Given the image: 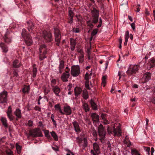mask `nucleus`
<instances>
[{"instance_id": "obj_1", "label": "nucleus", "mask_w": 155, "mask_h": 155, "mask_svg": "<svg viewBox=\"0 0 155 155\" xmlns=\"http://www.w3.org/2000/svg\"><path fill=\"white\" fill-rule=\"evenodd\" d=\"M29 135L33 137H42L43 136L42 133L39 128H36L29 131Z\"/></svg>"}, {"instance_id": "obj_2", "label": "nucleus", "mask_w": 155, "mask_h": 155, "mask_svg": "<svg viewBox=\"0 0 155 155\" xmlns=\"http://www.w3.org/2000/svg\"><path fill=\"white\" fill-rule=\"evenodd\" d=\"M71 73L73 77L78 76L80 73V68L78 65H73L71 67Z\"/></svg>"}, {"instance_id": "obj_3", "label": "nucleus", "mask_w": 155, "mask_h": 155, "mask_svg": "<svg viewBox=\"0 0 155 155\" xmlns=\"http://www.w3.org/2000/svg\"><path fill=\"white\" fill-rule=\"evenodd\" d=\"M39 50L40 53L39 59L40 60H42L46 58L45 54L46 53V48L45 45L43 44L41 45Z\"/></svg>"}, {"instance_id": "obj_4", "label": "nucleus", "mask_w": 155, "mask_h": 155, "mask_svg": "<svg viewBox=\"0 0 155 155\" xmlns=\"http://www.w3.org/2000/svg\"><path fill=\"white\" fill-rule=\"evenodd\" d=\"M42 35L47 42H50L53 40L51 33L49 31H42Z\"/></svg>"}, {"instance_id": "obj_5", "label": "nucleus", "mask_w": 155, "mask_h": 155, "mask_svg": "<svg viewBox=\"0 0 155 155\" xmlns=\"http://www.w3.org/2000/svg\"><path fill=\"white\" fill-rule=\"evenodd\" d=\"M98 133L99 136L101 138L103 139L106 134V132L102 125L101 124L98 128Z\"/></svg>"}, {"instance_id": "obj_6", "label": "nucleus", "mask_w": 155, "mask_h": 155, "mask_svg": "<svg viewBox=\"0 0 155 155\" xmlns=\"http://www.w3.org/2000/svg\"><path fill=\"white\" fill-rule=\"evenodd\" d=\"M54 34L55 37V40L56 42V44L59 46L61 38L59 30L57 28H54Z\"/></svg>"}, {"instance_id": "obj_7", "label": "nucleus", "mask_w": 155, "mask_h": 155, "mask_svg": "<svg viewBox=\"0 0 155 155\" xmlns=\"http://www.w3.org/2000/svg\"><path fill=\"white\" fill-rule=\"evenodd\" d=\"M8 92L4 90L0 93V102L2 103H7V101Z\"/></svg>"}, {"instance_id": "obj_8", "label": "nucleus", "mask_w": 155, "mask_h": 155, "mask_svg": "<svg viewBox=\"0 0 155 155\" xmlns=\"http://www.w3.org/2000/svg\"><path fill=\"white\" fill-rule=\"evenodd\" d=\"M139 66L138 65L130 66L127 71V73L132 74L135 73L136 72L139 70Z\"/></svg>"}, {"instance_id": "obj_9", "label": "nucleus", "mask_w": 155, "mask_h": 155, "mask_svg": "<svg viewBox=\"0 0 155 155\" xmlns=\"http://www.w3.org/2000/svg\"><path fill=\"white\" fill-rule=\"evenodd\" d=\"M93 148L95 152L93 150H91V152L93 155H97L100 153V148L98 144L95 143L93 144Z\"/></svg>"}, {"instance_id": "obj_10", "label": "nucleus", "mask_w": 155, "mask_h": 155, "mask_svg": "<svg viewBox=\"0 0 155 155\" xmlns=\"http://www.w3.org/2000/svg\"><path fill=\"white\" fill-rule=\"evenodd\" d=\"M25 42L27 46L31 45L33 43L32 38L29 35H27L24 38Z\"/></svg>"}, {"instance_id": "obj_11", "label": "nucleus", "mask_w": 155, "mask_h": 155, "mask_svg": "<svg viewBox=\"0 0 155 155\" xmlns=\"http://www.w3.org/2000/svg\"><path fill=\"white\" fill-rule=\"evenodd\" d=\"M4 41L6 43L9 44L11 42V38L9 33L7 32L3 37Z\"/></svg>"}, {"instance_id": "obj_12", "label": "nucleus", "mask_w": 155, "mask_h": 155, "mask_svg": "<svg viewBox=\"0 0 155 155\" xmlns=\"http://www.w3.org/2000/svg\"><path fill=\"white\" fill-rule=\"evenodd\" d=\"M27 24L28 25V28L29 31L33 33H35L34 30L35 28V26L33 23L31 21H30L27 22Z\"/></svg>"}, {"instance_id": "obj_13", "label": "nucleus", "mask_w": 155, "mask_h": 155, "mask_svg": "<svg viewBox=\"0 0 155 155\" xmlns=\"http://www.w3.org/2000/svg\"><path fill=\"white\" fill-rule=\"evenodd\" d=\"M12 112L11 107V106H9L8 108L6 113L8 117L11 121H12L14 119L13 116L12 114Z\"/></svg>"}, {"instance_id": "obj_14", "label": "nucleus", "mask_w": 155, "mask_h": 155, "mask_svg": "<svg viewBox=\"0 0 155 155\" xmlns=\"http://www.w3.org/2000/svg\"><path fill=\"white\" fill-rule=\"evenodd\" d=\"M113 133L114 136H120L121 135V130L120 129V127L118 126L116 128H115L114 126H113Z\"/></svg>"}, {"instance_id": "obj_15", "label": "nucleus", "mask_w": 155, "mask_h": 155, "mask_svg": "<svg viewBox=\"0 0 155 155\" xmlns=\"http://www.w3.org/2000/svg\"><path fill=\"white\" fill-rule=\"evenodd\" d=\"M0 47L2 50V52L6 53L8 51V48L4 43L1 42L0 43Z\"/></svg>"}, {"instance_id": "obj_16", "label": "nucleus", "mask_w": 155, "mask_h": 155, "mask_svg": "<svg viewBox=\"0 0 155 155\" xmlns=\"http://www.w3.org/2000/svg\"><path fill=\"white\" fill-rule=\"evenodd\" d=\"M70 74H67L64 73L62 74L61 77V79L63 82H66L68 81V79L69 78Z\"/></svg>"}, {"instance_id": "obj_17", "label": "nucleus", "mask_w": 155, "mask_h": 155, "mask_svg": "<svg viewBox=\"0 0 155 155\" xmlns=\"http://www.w3.org/2000/svg\"><path fill=\"white\" fill-rule=\"evenodd\" d=\"M64 114L69 115L71 113V109L70 107L69 106H64Z\"/></svg>"}, {"instance_id": "obj_18", "label": "nucleus", "mask_w": 155, "mask_h": 155, "mask_svg": "<svg viewBox=\"0 0 155 155\" xmlns=\"http://www.w3.org/2000/svg\"><path fill=\"white\" fill-rule=\"evenodd\" d=\"M76 40L72 38L70 39V43L71 45V49L72 51L74 50L75 46L76 45Z\"/></svg>"}, {"instance_id": "obj_19", "label": "nucleus", "mask_w": 155, "mask_h": 155, "mask_svg": "<svg viewBox=\"0 0 155 155\" xmlns=\"http://www.w3.org/2000/svg\"><path fill=\"white\" fill-rule=\"evenodd\" d=\"M72 124L75 131L78 133L80 132L81 129L77 121H75L72 123Z\"/></svg>"}, {"instance_id": "obj_20", "label": "nucleus", "mask_w": 155, "mask_h": 155, "mask_svg": "<svg viewBox=\"0 0 155 155\" xmlns=\"http://www.w3.org/2000/svg\"><path fill=\"white\" fill-rule=\"evenodd\" d=\"M69 16V21H68V22L71 24L73 21V18L74 17V13L71 10H70L68 11Z\"/></svg>"}, {"instance_id": "obj_21", "label": "nucleus", "mask_w": 155, "mask_h": 155, "mask_svg": "<svg viewBox=\"0 0 155 155\" xmlns=\"http://www.w3.org/2000/svg\"><path fill=\"white\" fill-rule=\"evenodd\" d=\"M52 91L57 96H59V94L60 92V88L58 86H55L52 87Z\"/></svg>"}, {"instance_id": "obj_22", "label": "nucleus", "mask_w": 155, "mask_h": 155, "mask_svg": "<svg viewBox=\"0 0 155 155\" xmlns=\"http://www.w3.org/2000/svg\"><path fill=\"white\" fill-rule=\"evenodd\" d=\"M91 116L93 121L97 122L99 121V116L96 113H92Z\"/></svg>"}, {"instance_id": "obj_23", "label": "nucleus", "mask_w": 155, "mask_h": 155, "mask_svg": "<svg viewBox=\"0 0 155 155\" xmlns=\"http://www.w3.org/2000/svg\"><path fill=\"white\" fill-rule=\"evenodd\" d=\"M151 74L149 72H146L143 75V78L145 79V81H147L151 78Z\"/></svg>"}, {"instance_id": "obj_24", "label": "nucleus", "mask_w": 155, "mask_h": 155, "mask_svg": "<svg viewBox=\"0 0 155 155\" xmlns=\"http://www.w3.org/2000/svg\"><path fill=\"white\" fill-rule=\"evenodd\" d=\"M14 113L18 118H20L21 117L22 115L21 110L19 108L16 110Z\"/></svg>"}, {"instance_id": "obj_25", "label": "nucleus", "mask_w": 155, "mask_h": 155, "mask_svg": "<svg viewBox=\"0 0 155 155\" xmlns=\"http://www.w3.org/2000/svg\"><path fill=\"white\" fill-rule=\"evenodd\" d=\"M82 90L79 87H76L74 88L75 95L76 96H78L81 93Z\"/></svg>"}, {"instance_id": "obj_26", "label": "nucleus", "mask_w": 155, "mask_h": 155, "mask_svg": "<svg viewBox=\"0 0 155 155\" xmlns=\"http://www.w3.org/2000/svg\"><path fill=\"white\" fill-rule=\"evenodd\" d=\"M64 62L62 60L60 61L59 66V73L61 74L62 72V70L64 68Z\"/></svg>"}, {"instance_id": "obj_27", "label": "nucleus", "mask_w": 155, "mask_h": 155, "mask_svg": "<svg viewBox=\"0 0 155 155\" xmlns=\"http://www.w3.org/2000/svg\"><path fill=\"white\" fill-rule=\"evenodd\" d=\"M29 90L30 87L29 86H24L22 89V92L24 94H28Z\"/></svg>"}, {"instance_id": "obj_28", "label": "nucleus", "mask_w": 155, "mask_h": 155, "mask_svg": "<svg viewBox=\"0 0 155 155\" xmlns=\"http://www.w3.org/2000/svg\"><path fill=\"white\" fill-rule=\"evenodd\" d=\"M90 103L91 106L94 110H97V105L93 100H91Z\"/></svg>"}, {"instance_id": "obj_29", "label": "nucleus", "mask_w": 155, "mask_h": 155, "mask_svg": "<svg viewBox=\"0 0 155 155\" xmlns=\"http://www.w3.org/2000/svg\"><path fill=\"white\" fill-rule=\"evenodd\" d=\"M82 108L86 112H87L89 111L90 108L88 104L86 103H84L82 105Z\"/></svg>"}, {"instance_id": "obj_30", "label": "nucleus", "mask_w": 155, "mask_h": 155, "mask_svg": "<svg viewBox=\"0 0 155 155\" xmlns=\"http://www.w3.org/2000/svg\"><path fill=\"white\" fill-rule=\"evenodd\" d=\"M1 121L3 126L6 128L8 127V124L7 123V120L5 118L2 117L1 118Z\"/></svg>"}, {"instance_id": "obj_31", "label": "nucleus", "mask_w": 155, "mask_h": 155, "mask_svg": "<svg viewBox=\"0 0 155 155\" xmlns=\"http://www.w3.org/2000/svg\"><path fill=\"white\" fill-rule=\"evenodd\" d=\"M98 11L96 9L94 8L93 10L91 12L93 17H98Z\"/></svg>"}, {"instance_id": "obj_32", "label": "nucleus", "mask_w": 155, "mask_h": 155, "mask_svg": "<svg viewBox=\"0 0 155 155\" xmlns=\"http://www.w3.org/2000/svg\"><path fill=\"white\" fill-rule=\"evenodd\" d=\"M54 108L56 110H58L61 114H64V113L61 110L59 104H57L54 106Z\"/></svg>"}, {"instance_id": "obj_33", "label": "nucleus", "mask_w": 155, "mask_h": 155, "mask_svg": "<svg viewBox=\"0 0 155 155\" xmlns=\"http://www.w3.org/2000/svg\"><path fill=\"white\" fill-rule=\"evenodd\" d=\"M13 67L15 68H19L20 66L18 61L17 60H16L13 61Z\"/></svg>"}, {"instance_id": "obj_34", "label": "nucleus", "mask_w": 155, "mask_h": 155, "mask_svg": "<svg viewBox=\"0 0 155 155\" xmlns=\"http://www.w3.org/2000/svg\"><path fill=\"white\" fill-rule=\"evenodd\" d=\"M83 97L85 99H87L88 97L87 92L86 90H84L83 92Z\"/></svg>"}, {"instance_id": "obj_35", "label": "nucleus", "mask_w": 155, "mask_h": 155, "mask_svg": "<svg viewBox=\"0 0 155 155\" xmlns=\"http://www.w3.org/2000/svg\"><path fill=\"white\" fill-rule=\"evenodd\" d=\"M106 115L104 114H102L101 115V117L103 120H104V123L106 124H109V122L107 120L106 118Z\"/></svg>"}, {"instance_id": "obj_36", "label": "nucleus", "mask_w": 155, "mask_h": 155, "mask_svg": "<svg viewBox=\"0 0 155 155\" xmlns=\"http://www.w3.org/2000/svg\"><path fill=\"white\" fill-rule=\"evenodd\" d=\"M35 66L36 65L35 64L33 65V68L32 70V76L33 78H35L36 77L37 73V69L35 67Z\"/></svg>"}, {"instance_id": "obj_37", "label": "nucleus", "mask_w": 155, "mask_h": 155, "mask_svg": "<svg viewBox=\"0 0 155 155\" xmlns=\"http://www.w3.org/2000/svg\"><path fill=\"white\" fill-rule=\"evenodd\" d=\"M131 153L134 155H140V153L136 149H133L131 150Z\"/></svg>"}, {"instance_id": "obj_38", "label": "nucleus", "mask_w": 155, "mask_h": 155, "mask_svg": "<svg viewBox=\"0 0 155 155\" xmlns=\"http://www.w3.org/2000/svg\"><path fill=\"white\" fill-rule=\"evenodd\" d=\"M52 136L53 137L55 141H58V137L56 133L54 131L51 132Z\"/></svg>"}, {"instance_id": "obj_39", "label": "nucleus", "mask_w": 155, "mask_h": 155, "mask_svg": "<svg viewBox=\"0 0 155 155\" xmlns=\"http://www.w3.org/2000/svg\"><path fill=\"white\" fill-rule=\"evenodd\" d=\"M149 63L150 66V68H152L155 66V59L153 58L151 59Z\"/></svg>"}, {"instance_id": "obj_40", "label": "nucleus", "mask_w": 155, "mask_h": 155, "mask_svg": "<svg viewBox=\"0 0 155 155\" xmlns=\"http://www.w3.org/2000/svg\"><path fill=\"white\" fill-rule=\"evenodd\" d=\"M16 147L18 153V154H20L21 152V147L19 145L18 143H16Z\"/></svg>"}, {"instance_id": "obj_41", "label": "nucleus", "mask_w": 155, "mask_h": 155, "mask_svg": "<svg viewBox=\"0 0 155 155\" xmlns=\"http://www.w3.org/2000/svg\"><path fill=\"white\" fill-rule=\"evenodd\" d=\"M114 127L113 128L112 127H110L109 126L107 127V131L108 134L110 135L112 134L113 132Z\"/></svg>"}, {"instance_id": "obj_42", "label": "nucleus", "mask_w": 155, "mask_h": 155, "mask_svg": "<svg viewBox=\"0 0 155 155\" xmlns=\"http://www.w3.org/2000/svg\"><path fill=\"white\" fill-rule=\"evenodd\" d=\"M26 31L25 29H23L22 30V32L21 33V35L22 37H23L24 38H26V36L27 35H29V34H27Z\"/></svg>"}, {"instance_id": "obj_43", "label": "nucleus", "mask_w": 155, "mask_h": 155, "mask_svg": "<svg viewBox=\"0 0 155 155\" xmlns=\"http://www.w3.org/2000/svg\"><path fill=\"white\" fill-rule=\"evenodd\" d=\"M84 78L86 80L87 83H89V75L88 72H87L85 74Z\"/></svg>"}, {"instance_id": "obj_44", "label": "nucleus", "mask_w": 155, "mask_h": 155, "mask_svg": "<svg viewBox=\"0 0 155 155\" xmlns=\"http://www.w3.org/2000/svg\"><path fill=\"white\" fill-rule=\"evenodd\" d=\"M106 77L105 76H103L102 78V84L103 85L104 87L106 85Z\"/></svg>"}, {"instance_id": "obj_45", "label": "nucleus", "mask_w": 155, "mask_h": 155, "mask_svg": "<svg viewBox=\"0 0 155 155\" xmlns=\"http://www.w3.org/2000/svg\"><path fill=\"white\" fill-rule=\"evenodd\" d=\"M118 75L119 76V79L120 80L122 77H124L125 76V74L122 72L119 71L118 72Z\"/></svg>"}, {"instance_id": "obj_46", "label": "nucleus", "mask_w": 155, "mask_h": 155, "mask_svg": "<svg viewBox=\"0 0 155 155\" xmlns=\"http://www.w3.org/2000/svg\"><path fill=\"white\" fill-rule=\"evenodd\" d=\"M56 83V81L55 79H53L51 81V86L52 87H55V84Z\"/></svg>"}, {"instance_id": "obj_47", "label": "nucleus", "mask_w": 155, "mask_h": 155, "mask_svg": "<svg viewBox=\"0 0 155 155\" xmlns=\"http://www.w3.org/2000/svg\"><path fill=\"white\" fill-rule=\"evenodd\" d=\"M6 153L7 155H14L13 152L10 149L6 150Z\"/></svg>"}, {"instance_id": "obj_48", "label": "nucleus", "mask_w": 155, "mask_h": 155, "mask_svg": "<svg viewBox=\"0 0 155 155\" xmlns=\"http://www.w3.org/2000/svg\"><path fill=\"white\" fill-rule=\"evenodd\" d=\"M84 55H80L79 57V61L80 63H82L84 61Z\"/></svg>"}, {"instance_id": "obj_49", "label": "nucleus", "mask_w": 155, "mask_h": 155, "mask_svg": "<svg viewBox=\"0 0 155 155\" xmlns=\"http://www.w3.org/2000/svg\"><path fill=\"white\" fill-rule=\"evenodd\" d=\"M45 134L46 137H47L48 139H50L51 138V137L49 134V132L48 130H46L45 131Z\"/></svg>"}, {"instance_id": "obj_50", "label": "nucleus", "mask_w": 155, "mask_h": 155, "mask_svg": "<svg viewBox=\"0 0 155 155\" xmlns=\"http://www.w3.org/2000/svg\"><path fill=\"white\" fill-rule=\"evenodd\" d=\"M50 91V89L48 88L45 87L44 88V92L45 95L47 94Z\"/></svg>"}, {"instance_id": "obj_51", "label": "nucleus", "mask_w": 155, "mask_h": 155, "mask_svg": "<svg viewBox=\"0 0 155 155\" xmlns=\"http://www.w3.org/2000/svg\"><path fill=\"white\" fill-rule=\"evenodd\" d=\"M51 118L52 120V122L53 123V124L55 127H56L57 125V124L56 123V121L54 120V116L53 114H52L51 115Z\"/></svg>"}, {"instance_id": "obj_52", "label": "nucleus", "mask_w": 155, "mask_h": 155, "mask_svg": "<svg viewBox=\"0 0 155 155\" xmlns=\"http://www.w3.org/2000/svg\"><path fill=\"white\" fill-rule=\"evenodd\" d=\"M88 26L91 28H92L93 26V25L92 24V22L90 20L87 21L86 22Z\"/></svg>"}, {"instance_id": "obj_53", "label": "nucleus", "mask_w": 155, "mask_h": 155, "mask_svg": "<svg viewBox=\"0 0 155 155\" xmlns=\"http://www.w3.org/2000/svg\"><path fill=\"white\" fill-rule=\"evenodd\" d=\"M91 45L90 44L89 45V47H88L87 49L86 52L87 53V54L89 55V54H91Z\"/></svg>"}, {"instance_id": "obj_54", "label": "nucleus", "mask_w": 155, "mask_h": 155, "mask_svg": "<svg viewBox=\"0 0 155 155\" xmlns=\"http://www.w3.org/2000/svg\"><path fill=\"white\" fill-rule=\"evenodd\" d=\"M129 32L128 31H127L126 32L125 35V40L128 41V39L129 38Z\"/></svg>"}, {"instance_id": "obj_55", "label": "nucleus", "mask_w": 155, "mask_h": 155, "mask_svg": "<svg viewBox=\"0 0 155 155\" xmlns=\"http://www.w3.org/2000/svg\"><path fill=\"white\" fill-rule=\"evenodd\" d=\"M93 20L92 22L94 23L95 24L98 21V17H93Z\"/></svg>"}, {"instance_id": "obj_56", "label": "nucleus", "mask_w": 155, "mask_h": 155, "mask_svg": "<svg viewBox=\"0 0 155 155\" xmlns=\"http://www.w3.org/2000/svg\"><path fill=\"white\" fill-rule=\"evenodd\" d=\"M97 32L98 31L97 29H94L91 33V36H94L95 35L97 34Z\"/></svg>"}, {"instance_id": "obj_57", "label": "nucleus", "mask_w": 155, "mask_h": 155, "mask_svg": "<svg viewBox=\"0 0 155 155\" xmlns=\"http://www.w3.org/2000/svg\"><path fill=\"white\" fill-rule=\"evenodd\" d=\"M144 150H146L147 153V154L148 155L150 154V148L147 147H144Z\"/></svg>"}, {"instance_id": "obj_58", "label": "nucleus", "mask_w": 155, "mask_h": 155, "mask_svg": "<svg viewBox=\"0 0 155 155\" xmlns=\"http://www.w3.org/2000/svg\"><path fill=\"white\" fill-rule=\"evenodd\" d=\"M13 74L14 75V77H18V71L17 70H14L13 72Z\"/></svg>"}, {"instance_id": "obj_59", "label": "nucleus", "mask_w": 155, "mask_h": 155, "mask_svg": "<svg viewBox=\"0 0 155 155\" xmlns=\"http://www.w3.org/2000/svg\"><path fill=\"white\" fill-rule=\"evenodd\" d=\"M83 140L84 141V146L85 147H86L87 145V139L86 138H84Z\"/></svg>"}, {"instance_id": "obj_60", "label": "nucleus", "mask_w": 155, "mask_h": 155, "mask_svg": "<svg viewBox=\"0 0 155 155\" xmlns=\"http://www.w3.org/2000/svg\"><path fill=\"white\" fill-rule=\"evenodd\" d=\"M73 31L74 32L76 33H78L80 31V30L78 28H76L75 29L73 28Z\"/></svg>"}, {"instance_id": "obj_61", "label": "nucleus", "mask_w": 155, "mask_h": 155, "mask_svg": "<svg viewBox=\"0 0 155 155\" xmlns=\"http://www.w3.org/2000/svg\"><path fill=\"white\" fill-rule=\"evenodd\" d=\"M102 22V20L101 18H100L99 22L98 25H97V27L98 28L100 27L101 26V24Z\"/></svg>"}, {"instance_id": "obj_62", "label": "nucleus", "mask_w": 155, "mask_h": 155, "mask_svg": "<svg viewBox=\"0 0 155 155\" xmlns=\"http://www.w3.org/2000/svg\"><path fill=\"white\" fill-rule=\"evenodd\" d=\"M34 109L35 110H38L39 111H41V108L38 106H36L34 108Z\"/></svg>"}, {"instance_id": "obj_63", "label": "nucleus", "mask_w": 155, "mask_h": 155, "mask_svg": "<svg viewBox=\"0 0 155 155\" xmlns=\"http://www.w3.org/2000/svg\"><path fill=\"white\" fill-rule=\"evenodd\" d=\"M33 122L31 120H29L28 123V124L29 127H31L32 125Z\"/></svg>"}, {"instance_id": "obj_64", "label": "nucleus", "mask_w": 155, "mask_h": 155, "mask_svg": "<svg viewBox=\"0 0 155 155\" xmlns=\"http://www.w3.org/2000/svg\"><path fill=\"white\" fill-rule=\"evenodd\" d=\"M78 52L80 53V55H84V52L82 49H80L78 51Z\"/></svg>"}]
</instances>
